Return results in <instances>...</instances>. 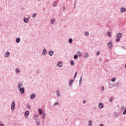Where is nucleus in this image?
I'll use <instances>...</instances> for the list:
<instances>
[{"label": "nucleus", "mask_w": 126, "mask_h": 126, "mask_svg": "<svg viewBox=\"0 0 126 126\" xmlns=\"http://www.w3.org/2000/svg\"><path fill=\"white\" fill-rule=\"evenodd\" d=\"M21 86H23V84L20 83L18 84V89H19V90H20L21 94H24L25 90H24V89L23 88H21Z\"/></svg>", "instance_id": "1"}, {"label": "nucleus", "mask_w": 126, "mask_h": 126, "mask_svg": "<svg viewBox=\"0 0 126 126\" xmlns=\"http://www.w3.org/2000/svg\"><path fill=\"white\" fill-rule=\"evenodd\" d=\"M11 110L13 111L14 110V108H15V102L12 101L11 103Z\"/></svg>", "instance_id": "2"}, {"label": "nucleus", "mask_w": 126, "mask_h": 126, "mask_svg": "<svg viewBox=\"0 0 126 126\" xmlns=\"http://www.w3.org/2000/svg\"><path fill=\"white\" fill-rule=\"evenodd\" d=\"M117 38H118V39H121V38H122V33H119L118 34H117Z\"/></svg>", "instance_id": "3"}, {"label": "nucleus", "mask_w": 126, "mask_h": 126, "mask_svg": "<svg viewBox=\"0 0 126 126\" xmlns=\"http://www.w3.org/2000/svg\"><path fill=\"white\" fill-rule=\"evenodd\" d=\"M98 107H99V109H102L104 107V105L103 104V103L100 102L98 104Z\"/></svg>", "instance_id": "4"}, {"label": "nucleus", "mask_w": 126, "mask_h": 126, "mask_svg": "<svg viewBox=\"0 0 126 126\" xmlns=\"http://www.w3.org/2000/svg\"><path fill=\"white\" fill-rule=\"evenodd\" d=\"M9 56H10V54L9 52H6L5 54V57L6 58H8V57H9Z\"/></svg>", "instance_id": "5"}, {"label": "nucleus", "mask_w": 126, "mask_h": 126, "mask_svg": "<svg viewBox=\"0 0 126 126\" xmlns=\"http://www.w3.org/2000/svg\"><path fill=\"white\" fill-rule=\"evenodd\" d=\"M126 11V8L122 7L121 9V13H123V12Z\"/></svg>", "instance_id": "6"}, {"label": "nucleus", "mask_w": 126, "mask_h": 126, "mask_svg": "<svg viewBox=\"0 0 126 126\" xmlns=\"http://www.w3.org/2000/svg\"><path fill=\"white\" fill-rule=\"evenodd\" d=\"M108 46L109 48H112V47L113 46V44L112 43V42H109L108 43Z\"/></svg>", "instance_id": "7"}, {"label": "nucleus", "mask_w": 126, "mask_h": 126, "mask_svg": "<svg viewBox=\"0 0 126 126\" xmlns=\"http://www.w3.org/2000/svg\"><path fill=\"white\" fill-rule=\"evenodd\" d=\"M38 112L39 115H42V114H43V110L41 108H39L38 109Z\"/></svg>", "instance_id": "8"}, {"label": "nucleus", "mask_w": 126, "mask_h": 126, "mask_svg": "<svg viewBox=\"0 0 126 126\" xmlns=\"http://www.w3.org/2000/svg\"><path fill=\"white\" fill-rule=\"evenodd\" d=\"M58 66H59V67H62V66L63 65V63L62 62H59L58 64H57Z\"/></svg>", "instance_id": "9"}, {"label": "nucleus", "mask_w": 126, "mask_h": 126, "mask_svg": "<svg viewBox=\"0 0 126 126\" xmlns=\"http://www.w3.org/2000/svg\"><path fill=\"white\" fill-rule=\"evenodd\" d=\"M46 54H47V50L43 49V53H42L43 56H45V55H46Z\"/></svg>", "instance_id": "10"}, {"label": "nucleus", "mask_w": 126, "mask_h": 126, "mask_svg": "<svg viewBox=\"0 0 126 126\" xmlns=\"http://www.w3.org/2000/svg\"><path fill=\"white\" fill-rule=\"evenodd\" d=\"M35 97H36V94H33L31 95V99H34V98H35Z\"/></svg>", "instance_id": "11"}, {"label": "nucleus", "mask_w": 126, "mask_h": 126, "mask_svg": "<svg viewBox=\"0 0 126 126\" xmlns=\"http://www.w3.org/2000/svg\"><path fill=\"white\" fill-rule=\"evenodd\" d=\"M29 116V111H26L25 113V117H28Z\"/></svg>", "instance_id": "12"}, {"label": "nucleus", "mask_w": 126, "mask_h": 126, "mask_svg": "<svg viewBox=\"0 0 126 126\" xmlns=\"http://www.w3.org/2000/svg\"><path fill=\"white\" fill-rule=\"evenodd\" d=\"M107 36H108V37H109L110 38H111V36H112V32H108L107 33Z\"/></svg>", "instance_id": "13"}, {"label": "nucleus", "mask_w": 126, "mask_h": 126, "mask_svg": "<svg viewBox=\"0 0 126 126\" xmlns=\"http://www.w3.org/2000/svg\"><path fill=\"white\" fill-rule=\"evenodd\" d=\"M24 22H25V23H28L29 22V20L27 18H25L24 19Z\"/></svg>", "instance_id": "14"}, {"label": "nucleus", "mask_w": 126, "mask_h": 126, "mask_svg": "<svg viewBox=\"0 0 126 126\" xmlns=\"http://www.w3.org/2000/svg\"><path fill=\"white\" fill-rule=\"evenodd\" d=\"M77 55L79 57H81V56H82L81 52L78 51L77 53Z\"/></svg>", "instance_id": "15"}, {"label": "nucleus", "mask_w": 126, "mask_h": 126, "mask_svg": "<svg viewBox=\"0 0 126 126\" xmlns=\"http://www.w3.org/2000/svg\"><path fill=\"white\" fill-rule=\"evenodd\" d=\"M54 55V52L53 51H50L49 52V56H53Z\"/></svg>", "instance_id": "16"}, {"label": "nucleus", "mask_w": 126, "mask_h": 126, "mask_svg": "<svg viewBox=\"0 0 126 126\" xmlns=\"http://www.w3.org/2000/svg\"><path fill=\"white\" fill-rule=\"evenodd\" d=\"M16 42V43H19L20 42V38H17Z\"/></svg>", "instance_id": "17"}, {"label": "nucleus", "mask_w": 126, "mask_h": 126, "mask_svg": "<svg viewBox=\"0 0 126 126\" xmlns=\"http://www.w3.org/2000/svg\"><path fill=\"white\" fill-rule=\"evenodd\" d=\"M88 56H89L88 53H86L84 55V58H88Z\"/></svg>", "instance_id": "18"}, {"label": "nucleus", "mask_w": 126, "mask_h": 126, "mask_svg": "<svg viewBox=\"0 0 126 126\" xmlns=\"http://www.w3.org/2000/svg\"><path fill=\"white\" fill-rule=\"evenodd\" d=\"M72 82H73V80H70V82H69V86H71V84H72Z\"/></svg>", "instance_id": "19"}, {"label": "nucleus", "mask_w": 126, "mask_h": 126, "mask_svg": "<svg viewBox=\"0 0 126 126\" xmlns=\"http://www.w3.org/2000/svg\"><path fill=\"white\" fill-rule=\"evenodd\" d=\"M85 36H86L87 37V36H88V35H89V32H86L85 33Z\"/></svg>", "instance_id": "20"}, {"label": "nucleus", "mask_w": 126, "mask_h": 126, "mask_svg": "<svg viewBox=\"0 0 126 126\" xmlns=\"http://www.w3.org/2000/svg\"><path fill=\"white\" fill-rule=\"evenodd\" d=\"M77 75V72H76L75 73V75H74V79H75V78H76Z\"/></svg>", "instance_id": "21"}, {"label": "nucleus", "mask_w": 126, "mask_h": 126, "mask_svg": "<svg viewBox=\"0 0 126 126\" xmlns=\"http://www.w3.org/2000/svg\"><path fill=\"white\" fill-rule=\"evenodd\" d=\"M68 42L69 43H72V39L71 38L69 39Z\"/></svg>", "instance_id": "22"}, {"label": "nucleus", "mask_w": 126, "mask_h": 126, "mask_svg": "<svg viewBox=\"0 0 126 126\" xmlns=\"http://www.w3.org/2000/svg\"><path fill=\"white\" fill-rule=\"evenodd\" d=\"M111 81H112V82H115V81H116L115 78H114L112 79Z\"/></svg>", "instance_id": "23"}, {"label": "nucleus", "mask_w": 126, "mask_h": 126, "mask_svg": "<svg viewBox=\"0 0 126 126\" xmlns=\"http://www.w3.org/2000/svg\"><path fill=\"white\" fill-rule=\"evenodd\" d=\"M89 125L90 126H92V121H90L89 123Z\"/></svg>", "instance_id": "24"}, {"label": "nucleus", "mask_w": 126, "mask_h": 126, "mask_svg": "<svg viewBox=\"0 0 126 126\" xmlns=\"http://www.w3.org/2000/svg\"><path fill=\"white\" fill-rule=\"evenodd\" d=\"M53 6H57V2H55L54 3H53Z\"/></svg>", "instance_id": "25"}, {"label": "nucleus", "mask_w": 126, "mask_h": 126, "mask_svg": "<svg viewBox=\"0 0 126 126\" xmlns=\"http://www.w3.org/2000/svg\"><path fill=\"white\" fill-rule=\"evenodd\" d=\"M51 23H52V24H54V23H55V20L52 19V21H51Z\"/></svg>", "instance_id": "26"}, {"label": "nucleus", "mask_w": 126, "mask_h": 126, "mask_svg": "<svg viewBox=\"0 0 126 126\" xmlns=\"http://www.w3.org/2000/svg\"><path fill=\"white\" fill-rule=\"evenodd\" d=\"M123 115H126V109H125L123 112Z\"/></svg>", "instance_id": "27"}, {"label": "nucleus", "mask_w": 126, "mask_h": 126, "mask_svg": "<svg viewBox=\"0 0 126 126\" xmlns=\"http://www.w3.org/2000/svg\"><path fill=\"white\" fill-rule=\"evenodd\" d=\"M78 58V56L77 55H74V59H77Z\"/></svg>", "instance_id": "28"}, {"label": "nucleus", "mask_w": 126, "mask_h": 126, "mask_svg": "<svg viewBox=\"0 0 126 126\" xmlns=\"http://www.w3.org/2000/svg\"><path fill=\"white\" fill-rule=\"evenodd\" d=\"M120 41H121V39H120V38L116 39V42H120Z\"/></svg>", "instance_id": "29"}, {"label": "nucleus", "mask_w": 126, "mask_h": 126, "mask_svg": "<svg viewBox=\"0 0 126 126\" xmlns=\"http://www.w3.org/2000/svg\"><path fill=\"white\" fill-rule=\"evenodd\" d=\"M71 65H73V64H74V62L73 61H71Z\"/></svg>", "instance_id": "30"}, {"label": "nucleus", "mask_w": 126, "mask_h": 126, "mask_svg": "<svg viewBox=\"0 0 126 126\" xmlns=\"http://www.w3.org/2000/svg\"><path fill=\"white\" fill-rule=\"evenodd\" d=\"M57 95L58 97H60V93L59 92H57Z\"/></svg>", "instance_id": "31"}, {"label": "nucleus", "mask_w": 126, "mask_h": 126, "mask_svg": "<svg viewBox=\"0 0 126 126\" xmlns=\"http://www.w3.org/2000/svg\"><path fill=\"white\" fill-rule=\"evenodd\" d=\"M16 72H17V73L19 72V69H16Z\"/></svg>", "instance_id": "32"}, {"label": "nucleus", "mask_w": 126, "mask_h": 126, "mask_svg": "<svg viewBox=\"0 0 126 126\" xmlns=\"http://www.w3.org/2000/svg\"><path fill=\"white\" fill-rule=\"evenodd\" d=\"M100 54V52H97V53H96V56H99V54Z\"/></svg>", "instance_id": "33"}, {"label": "nucleus", "mask_w": 126, "mask_h": 126, "mask_svg": "<svg viewBox=\"0 0 126 126\" xmlns=\"http://www.w3.org/2000/svg\"><path fill=\"white\" fill-rule=\"evenodd\" d=\"M36 17V14H33V15H32V17Z\"/></svg>", "instance_id": "34"}, {"label": "nucleus", "mask_w": 126, "mask_h": 126, "mask_svg": "<svg viewBox=\"0 0 126 126\" xmlns=\"http://www.w3.org/2000/svg\"><path fill=\"white\" fill-rule=\"evenodd\" d=\"M56 104H57V105H59V102H57V103H55L54 104V106H56Z\"/></svg>", "instance_id": "35"}, {"label": "nucleus", "mask_w": 126, "mask_h": 126, "mask_svg": "<svg viewBox=\"0 0 126 126\" xmlns=\"http://www.w3.org/2000/svg\"><path fill=\"white\" fill-rule=\"evenodd\" d=\"M81 81H82V77H81L80 79V82H81Z\"/></svg>", "instance_id": "36"}, {"label": "nucleus", "mask_w": 126, "mask_h": 126, "mask_svg": "<svg viewBox=\"0 0 126 126\" xmlns=\"http://www.w3.org/2000/svg\"><path fill=\"white\" fill-rule=\"evenodd\" d=\"M28 109H30L31 108V107L30 106V105H28Z\"/></svg>", "instance_id": "37"}, {"label": "nucleus", "mask_w": 126, "mask_h": 126, "mask_svg": "<svg viewBox=\"0 0 126 126\" xmlns=\"http://www.w3.org/2000/svg\"><path fill=\"white\" fill-rule=\"evenodd\" d=\"M83 103H84V104H85V103H86V101L84 100V101H83Z\"/></svg>", "instance_id": "38"}, {"label": "nucleus", "mask_w": 126, "mask_h": 126, "mask_svg": "<svg viewBox=\"0 0 126 126\" xmlns=\"http://www.w3.org/2000/svg\"><path fill=\"white\" fill-rule=\"evenodd\" d=\"M0 126H4L3 124H1Z\"/></svg>", "instance_id": "39"}, {"label": "nucleus", "mask_w": 126, "mask_h": 126, "mask_svg": "<svg viewBox=\"0 0 126 126\" xmlns=\"http://www.w3.org/2000/svg\"><path fill=\"white\" fill-rule=\"evenodd\" d=\"M113 101V99H110V101L112 102Z\"/></svg>", "instance_id": "40"}, {"label": "nucleus", "mask_w": 126, "mask_h": 126, "mask_svg": "<svg viewBox=\"0 0 126 126\" xmlns=\"http://www.w3.org/2000/svg\"><path fill=\"white\" fill-rule=\"evenodd\" d=\"M63 10L65 9V7H63Z\"/></svg>", "instance_id": "41"}, {"label": "nucleus", "mask_w": 126, "mask_h": 126, "mask_svg": "<svg viewBox=\"0 0 126 126\" xmlns=\"http://www.w3.org/2000/svg\"><path fill=\"white\" fill-rule=\"evenodd\" d=\"M102 90H104V87H102Z\"/></svg>", "instance_id": "42"}]
</instances>
